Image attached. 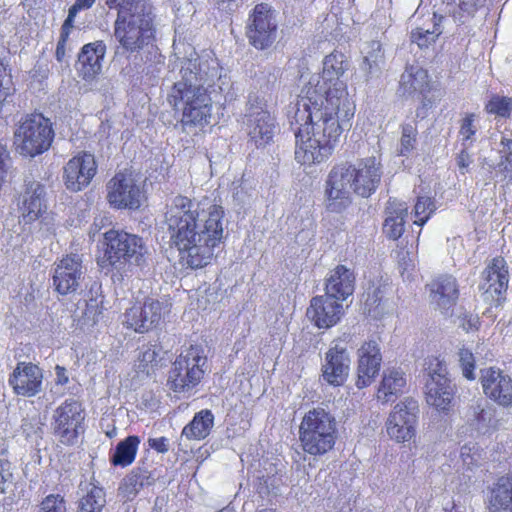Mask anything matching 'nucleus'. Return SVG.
I'll use <instances>...</instances> for the list:
<instances>
[{
  "label": "nucleus",
  "instance_id": "f257e3e1",
  "mask_svg": "<svg viewBox=\"0 0 512 512\" xmlns=\"http://www.w3.org/2000/svg\"><path fill=\"white\" fill-rule=\"evenodd\" d=\"M347 57L334 51L323 59L321 75H312L288 111L296 138L295 159L302 165L328 159L344 131L351 128L355 102L342 79Z\"/></svg>",
  "mask_w": 512,
  "mask_h": 512
},
{
  "label": "nucleus",
  "instance_id": "f03ea898",
  "mask_svg": "<svg viewBox=\"0 0 512 512\" xmlns=\"http://www.w3.org/2000/svg\"><path fill=\"white\" fill-rule=\"evenodd\" d=\"M171 243L187 267L209 265L224 238V209L204 201L194 203L186 196H175L165 213Z\"/></svg>",
  "mask_w": 512,
  "mask_h": 512
},
{
  "label": "nucleus",
  "instance_id": "7ed1b4c3",
  "mask_svg": "<svg viewBox=\"0 0 512 512\" xmlns=\"http://www.w3.org/2000/svg\"><path fill=\"white\" fill-rule=\"evenodd\" d=\"M178 53L175 52L181 65V80L178 82H187L189 85L209 88L211 93H226L224 102L233 99L234 94L230 91V79L220 74L221 68L215 57L210 54L198 55L190 45L185 47L187 56L181 58Z\"/></svg>",
  "mask_w": 512,
  "mask_h": 512
},
{
  "label": "nucleus",
  "instance_id": "20e7f679",
  "mask_svg": "<svg viewBox=\"0 0 512 512\" xmlns=\"http://www.w3.org/2000/svg\"><path fill=\"white\" fill-rule=\"evenodd\" d=\"M226 93H211V89L193 86L187 82H176L172 88L170 98L175 107L182 109L183 125H200L209 123L212 111V102H221L222 95Z\"/></svg>",
  "mask_w": 512,
  "mask_h": 512
},
{
  "label": "nucleus",
  "instance_id": "39448f33",
  "mask_svg": "<svg viewBox=\"0 0 512 512\" xmlns=\"http://www.w3.org/2000/svg\"><path fill=\"white\" fill-rule=\"evenodd\" d=\"M337 434L336 418L323 408L309 410L299 427L301 446L313 456H321L332 450Z\"/></svg>",
  "mask_w": 512,
  "mask_h": 512
},
{
  "label": "nucleus",
  "instance_id": "423d86ee",
  "mask_svg": "<svg viewBox=\"0 0 512 512\" xmlns=\"http://www.w3.org/2000/svg\"><path fill=\"white\" fill-rule=\"evenodd\" d=\"M104 257L118 271L146 264L148 250L141 237L124 230L110 229L104 234Z\"/></svg>",
  "mask_w": 512,
  "mask_h": 512
},
{
  "label": "nucleus",
  "instance_id": "0eeeda50",
  "mask_svg": "<svg viewBox=\"0 0 512 512\" xmlns=\"http://www.w3.org/2000/svg\"><path fill=\"white\" fill-rule=\"evenodd\" d=\"M54 136L51 120L41 113H31L17 123L14 130V145L20 155L33 158L50 148Z\"/></svg>",
  "mask_w": 512,
  "mask_h": 512
},
{
  "label": "nucleus",
  "instance_id": "6e6552de",
  "mask_svg": "<svg viewBox=\"0 0 512 512\" xmlns=\"http://www.w3.org/2000/svg\"><path fill=\"white\" fill-rule=\"evenodd\" d=\"M153 33V18L144 10L117 15L114 23V36L126 51L143 49L152 40Z\"/></svg>",
  "mask_w": 512,
  "mask_h": 512
},
{
  "label": "nucleus",
  "instance_id": "1a4fd4ad",
  "mask_svg": "<svg viewBox=\"0 0 512 512\" xmlns=\"http://www.w3.org/2000/svg\"><path fill=\"white\" fill-rule=\"evenodd\" d=\"M206 356L200 346L192 345L181 352L169 372L167 385L176 393L192 390L204 375Z\"/></svg>",
  "mask_w": 512,
  "mask_h": 512
},
{
  "label": "nucleus",
  "instance_id": "9d476101",
  "mask_svg": "<svg viewBox=\"0 0 512 512\" xmlns=\"http://www.w3.org/2000/svg\"><path fill=\"white\" fill-rule=\"evenodd\" d=\"M428 379L425 383L426 403L443 415H448L453 406L456 387L448 377L447 367L438 358L428 361Z\"/></svg>",
  "mask_w": 512,
  "mask_h": 512
},
{
  "label": "nucleus",
  "instance_id": "9b49d317",
  "mask_svg": "<svg viewBox=\"0 0 512 512\" xmlns=\"http://www.w3.org/2000/svg\"><path fill=\"white\" fill-rule=\"evenodd\" d=\"M243 123L249 141L257 148L266 147L273 142L277 123L259 97L249 96Z\"/></svg>",
  "mask_w": 512,
  "mask_h": 512
},
{
  "label": "nucleus",
  "instance_id": "f8f14e48",
  "mask_svg": "<svg viewBox=\"0 0 512 512\" xmlns=\"http://www.w3.org/2000/svg\"><path fill=\"white\" fill-rule=\"evenodd\" d=\"M420 407L416 399L406 397L390 411L385 428L390 439L397 443L411 441L416 436Z\"/></svg>",
  "mask_w": 512,
  "mask_h": 512
},
{
  "label": "nucleus",
  "instance_id": "ddd939ff",
  "mask_svg": "<svg viewBox=\"0 0 512 512\" xmlns=\"http://www.w3.org/2000/svg\"><path fill=\"white\" fill-rule=\"evenodd\" d=\"M85 412L75 399H66L53 413V431L62 444L73 445L84 432Z\"/></svg>",
  "mask_w": 512,
  "mask_h": 512
},
{
  "label": "nucleus",
  "instance_id": "4468645a",
  "mask_svg": "<svg viewBox=\"0 0 512 512\" xmlns=\"http://www.w3.org/2000/svg\"><path fill=\"white\" fill-rule=\"evenodd\" d=\"M509 283L507 262L503 257L493 258L482 272L479 285L481 297L490 306L499 307L506 300Z\"/></svg>",
  "mask_w": 512,
  "mask_h": 512
},
{
  "label": "nucleus",
  "instance_id": "2eb2a0df",
  "mask_svg": "<svg viewBox=\"0 0 512 512\" xmlns=\"http://www.w3.org/2000/svg\"><path fill=\"white\" fill-rule=\"evenodd\" d=\"M277 35V23L268 4H257L249 16L247 37L256 49L269 48Z\"/></svg>",
  "mask_w": 512,
  "mask_h": 512
},
{
  "label": "nucleus",
  "instance_id": "dca6fc26",
  "mask_svg": "<svg viewBox=\"0 0 512 512\" xmlns=\"http://www.w3.org/2000/svg\"><path fill=\"white\" fill-rule=\"evenodd\" d=\"M352 191L363 198L370 197L380 185L382 165L375 157H367L354 164H345Z\"/></svg>",
  "mask_w": 512,
  "mask_h": 512
},
{
  "label": "nucleus",
  "instance_id": "f3484780",
  "mask_svg": "<svg viewBox=\"0 0 512 512\" xmlns=\"http://www.w3.org/2000/svg\"><path fill=\"white\" fill-rule=\"evenodd\" d=\"M351 180L345 164L334 166L325 181L324 203L328 211L340 213L352 202Z\"/></svg>",
  "mask_w": 512,
  "mask_h": 512
},
{
  "label": "nucleus",
  "instance_id": "a211bd4d",
  "mask_svg": "<svg viewBox=\"0 0 512 512\" xmlns=\"http://www.w3.org/2000/svg\"><path fill=\"white\" fill-rule=\"evenodd\" d=\"M143 192L131 173L118 172L107 184V200L116 209L136 210Z\"/></svg>",
  "mask_w": 512,
  "mask_h": 512
},
{
  "label": "nucleus",
  "instance_id": "6ab92c4d",
  "mask_svg": "<svg viewBox=\"0 0 512 512\" xmlns=\"http://www.w3.org/2000/svg\"><path fill=\"white\" fill-rule=\"evenodd\" d=\"M84 273L82 259L79 255L71 254L63 257L55 263L52 276L54 290L60 295L75 293L80 287Z\"/></svg>",
  "mask_w": 512,
  "mask_h": 512
},
{
  "label": "nucleus",
  "instance_id": "aec40b11",
  "mask_svg": "<svg viewBox=\"0 0 512 512\" xmlns=\"http://www.w3.org/2000/svg\"><path fill=\"white\" fill-rule=\"evenodd\" d=\"M357 379L356 387L363 389L370 386L377 378L381 364L382 353L376 340L365 341L357 349Z\"/></svg>",
  "mask_w": 512,
  "mask_h": 512
},
{
  "label": "nucleus",
  "instance_id": "412c9836",
  "mask_svg": "<svg viewBox=\"0 0 512 512\" xmlns=\"http://www.w3.org/2000/svg\"><path fill=\"white\" fill-rule=\"evenodd\" d=\"M351 359L347 348L339 342L333 345L325 353L321 367L323 380L331 386H342L350 372Z\"/></svg>",
  "mask_w": 512,
  "mask_h": 512
},
{
  "label": "nucleus",
  "instance_id": "4be33fe9",
  "mask_svg": "<svg viewBox=\"0 0 512 512\" xmlns=\"http://www.w3.org/2000/svg\"><path fill=\"white\" fill-rule=\"evenodd\" d=\"M97 171L95 158L82 153L71 158L64 166L63 180L68 190L78 192L87 187Z\"/></svg>",
  "mask_w": 512,
  "mask_h": 512
},
{
  "label": "nucleus",
  "instance_id": "5701e85b",
  "mask_svg": "<svg viewBox=\"0 0 512 512\" xmlns=\"http://www.w3.org/2000/svg\"><path fill=\"white\" fill-rule=\"evenodd\" d=\"M480 382L484 394L499 406L512 407V378L499 368L481 370Z\"/></svg>",
  "mask_w": 512,
  "mask_h": 512
},
{
  "label": "nucleus",
  "instance_id": "b1692460",
  "mask_svg": "<svg viewBox=\"0 0 512 512\" xmlns=\"http://www.w3.org/2000/svg\"><path fill=\"white\" fill-rule=\"evenodd\" d=\"M163 315V304L147 298L142 305H134L125 312L124 324L137 333H146L158 326Z\"/></svg>",
  "mask_w": 512,
  "mask_h": 512
},
{
  "label": "nucleus",
  "instance_id": "393cba45",
  "mask_svg": "<svg viewBox=\"0 0 512 512\" xmlns=\"http://www.w3.org/2000/svg\"><path fill=\"white\" fill-rule=\"evenodd\" d=\"M8 383L16 395L33 397L42 390L43 373L36 364L19 362L9 375Z\"/></svg>",
  "mask_w": 512,
  "mask_h": 512
},
{
  "label": "nucleus",
  "instance_id": "a878e982",
  "mask_svg": "<svg viewBox=\"0 0 512 512\" xmlns=\"http://www.w3.org/2000/svg\"><path fill=\"white\" fill-rule=\"evenodd\" d=\"M45 186L34 179H25V190L19 205L20 221L30 224L38 220L46 211Z\"/></svg>",
  "mask_w": 512,
  "mask_h": 512
},
{
  "label": "nucleus",
  "instance_id": "bb28decb",
  "mask_svg": "<svg viewBox=\"0 0 512 512\" xmlns=\"http://www.w3.org/2000/svg\"><path fill=\"white\" fill-rule=\"evenodd\" d=\"M306 315L316 327L330 328L341 319L343 305L327 294L315 296L310 301Z\"/></svg>",
  "mask_w": 512,
  "mask_h": 512
},
{
  "label": "nucleus",
  "instance_id": "cd10ccee",
  "mask_svg": "<svg viewBox=\"0 0 512 512\" xmlns=\"http://www.w3.org/2000/svg\"><path fill=\"white\" fill-rule=\"evenodd\" d=\"M429 299L437 309L448 311L453 308L459 297L458 283L452 275H440L427 284Z\"/></svg>",
  "mask_w": 512,
  "mask_h": 512
},
{
  "label": "nucleus",
  "instance_id": "c85d7f7f",
  "mask_svg": "<svg viewBox=\"0 0 512 512\" xmlns=\"http://www.w3.org/2000/svg\"><path fill=\"white\" fill-rule=\"evenodd\" d=\"M105 54L106 45L103 41L85 44L78 54L76 63L79 76L86 81L95 79L102 71Z\"/></svg>",
  "mask_w": 512,
  "mask_h": 512
},
{
  "label": "nucleus",
  "instance_id": "c756f323",
  "mask_svg": "<svg viewBox=\"0 0 512 512\" xmlns=\"http://www.w3.org/2000/svg\"><path fill=\"white\" fill-rule=\"evenodd\" d=\"M354 289V272L344 265H338L326 280L325 294L342 303L353 294Z\"/></svg>",
  "mask_w": 512,
  "mask_h": 512
},
{
  "label": "nucleus",
  "instance_id": "7c9ffc66",
  "mask_svg": "<svg viewBox=\"0 0 512 512\" xmlns=\"http://www.w3.org/2000/svg\"><path fill=\"white\" fill-rule=\"evenodd\" d=\"M399 91L404 96L425 95L430 91L428 72L418 65L407 66L400 78Z\"/></svg>",
  "mask_w": 512,
  "mask_h": 512
},
{
  "label": "nucleus",
  "instance_id": "2f4dec72",
  "mask_svg": "<svg viewBox=\"0 0 512 512\" xmlns=\"http://www.w3.org/2000/svg\"><path fill=\"white\" fill-rule=\"evenodd\" d=\"M489 512H512V476L500 477L490 489Z\"/></svg>",
  "mask_w": 512,
  "mask_h": 512
},
{
  "label": "nucleus",
  "instance_id": "473e14b6",
  "mask_svg": "<svg viewBox=\"0 0 512 512\" xmlns=\"http://www.w3.org/2000/svg\"><path fill=\"white\" fill-rule=\"evenodd\" d=\"M386 214L387 217L384 222V232L389 238L397 240L404 232L408 207L404 202H400L396 199H390L386 207Z\"/></svg>",
  "mask_w": 512,
  "mask_h": 512
},
{
  "label": "nucleus",
  "instance_id": "72a5a7b5",
  "mask_svg": "<svg viewBox=\"0 0 512 512\" xmlns=\"http://www.w3.org/2000/svg\"><path fill=\"white\" fill-rule=\"evenodd\" d=\"M405 373L400 369L388 368L384 370L377 397L384 403L392 401L401 394L406 386Z\"/></svg>",
  "mask_w": 512,
  "mask_h": 512
},
{
  "label": "nucleus",
  "instance_id": "f704fd0d",
  "mask_svg": "<svg viewBox=\"0 0 512 512\" xmlns=\"http://www.w3.org/2000/svg\"><path fill=\"white\" fill-rule=\"evenodd\" d=\"M153 483L154 477L150 471L136 467L123 479L119 492L125 500H133L141 489Z\"/></svg>",
  "mask_w": 512,
  "mask_h": 512
},
{
  "label": "nucleus",
  "instance_id": "c9c22d12",
  "mask_svg": "<svg viewBox=\"0 0 512 512\" xmlns=\"http://www.w3.org/2000/svg\"><path fill=\"white\" fill-rule=\"evenodd\" d=\"M214 424V415L204 409L196 413L193 419L183 428L182 436L189 440H202L206 438Z\"/></svg>",
  "mask_w": 512,
  "mask_h": 512
},
{
  "label": "nucleus",
  "instance_id": "e433bc0d",
  "mask_svg": "<svg viewBox=\"0 0 512 512\" xmlns=\"http://www.w3.org/2000/svg\"><path fill=\"white\" fill-rule=\"evenodd\" d=\"M364 58L360 69L365 73L366 80L379 73L384 64V53L378 41H371L363 48Z\"/></svg>",
  "mask_w": 512,
  "mask_h": 512
},
{
  "label": "nucleus",
  "instance_id": "4c0bfd02",
  "mask_svg": "<svg viewBox=\"0 0 512 512\" xmlns=\"http://www.w3.org/2000/svg\"><path fill=\"white\" fill-rule=\"evenodd\" d=\"M140 439L132 435L120 441L113 452L110 461L114 466L126 467L133 463L138 450Z\"/></svg>",
  "mask_w": 512,
  "mask_h": 512
},
{
  "label": "nucleus",
  "instance_id": "58836bf2",
  "mask_svg": "<svg viewBox=\"0 0 512 512\" xmlns=\"http://www.w3.org/2000/svg\"><path fill=\"white\" fill-rule=\"evenodd\" d=\"M100 301L96 298H90L85 301L84 308L81 309L78 307V310L81 312L75 314V321H77V325L82 330H89L94 327L100 318L102 313V309L100 307Z\"/></svg>",
  "mask_w": 512,
  "mask_h": 512
},
{
  "label": "nucleus",
  "instance_id": "ea45409f",
  "mask_svg": "<svg viewBox=\"0 0 512 512\" xmlns=\"http://www.w3.org/2000/svg\"><path fill=\"white\" fill-rule=\"evenodd\" d=\"M444 3L447 12L452 14L454 20L462 23L465 18L472 17L482 6V0H445Z\"/></svg>",
  "mask_w": 512,
  "mask_h": 512
},
{
  "label": "nucleus",
  "instance_id": "a19ab883",
  "mask_svg": "<svg viewBox=\"0 0 512 512\" xmlns=\"http://www.w3.org/2000/svg\"><path fill=\"white\" fill-rule=\"evenodd\" d=\"M105 503L104 489L93 486L88 493L79 500L77 512H102Z\"/></svg>",
  "mask_w": 512,
  "mask_h": 512
},
{
  "label": "nucleus",
  "instance_id": "79ce46f5",
  "mask_svg": "<svg viewBox=\"0 0 512 512\" xmlns=\"http://www.w3.org/2000/svg\"><path fill=\"white\" fill-rule=\"evenodd\" d=\"M161 348L158 345H144L138 357L139 372L150 375L158 365Z\"/></svg>",
  "mask_w": 512,
  "mask_h": 512
},
{
  "label": "nucleus",
  "instance_id": "37998d69",
  "mask_svg": "<svg viewBox=\"0 0 512 512\" xmlns=\"http://www.w3.org/2000/svg\"><path fill=\"white\" fill-rule=\"evenodd\" d=\"M444 20V16H438L434 12H427L426 14L419 15V12L417 11L416 14L412 17V25L418 27V30H421L422 33L435 31L438 32V36H440L443 32L442 23Z\"/></svg>",
  "mask_w": 512,
  "mask_h": 512
},
{
  "label": "nucleus",
  "instance_id": "c03bdc74",
  "mask_svg": "<svg viewBox=\"0 0 512 512\" xmlns=\"http://www.w3.org/2000/svg\"><path fill=\"white\" fill-rule=\"evenodd\" d=\"M485 111L500 118H509L512 113V98L495 94L486 103Z\"/></svg>",
  "mask_w": 512,
  "mask_h": 512
},
{
  "label": "nucleus",
  "instance_id": "a18cd8bd",
  "mask_svg": "<svg viewBox=\"0 0 512 512\" xmlns=\"http://www.w3.org/2000/svg\"><path fill=\"white\" fill-rule=\"evenodd\" d=\"M468 418L478 430H481L489 426L492 419V413L482 401H478L469 407Z\"/></svg>",
  "mask_w": 512,
  "mask_h": 512
},
{
  "label": "nucleus",
  "instance_id": "49530a36",
  "mask_svg": "<svg viewBox=\"0 0 512 512\" xmlns=\"http://www.w3.org/2000/svg\"><path fill=\"white\" fill-rule=\"evenodd\" d=\"M435 202L430 197H418L414 207V224L423 226L435 211Z\"/></svg>",
  "mask_w": 512,
  "mask_h": 512
},
{
  "label": "nucleus",
  "instance_id": "de8ad7c7",
  "mask_svg": "<svg viewBox=\"0 0 512 512\" xmlns=\"http://www.w3.org/2000/svg\"><path fill=\"white\" fill-rule=\"evenodd\" d=\"M386 302L383 300V292L380 288H375L372 293L367 294L365 308L368 314L374 318L381 317L385 311Z\"/></svg>",
  "mask_w": 512,
  "mask_h": 512
},
{
  "label": "nucleus",
  "instance_id": "09e8293b",
  "mask_svg": "<svg viewBox=\"0 0 512 512\" xmlns=\"http://www.w3.org/2000/svg\"><path fill=\"white\" fill-rule=\"evenodd\" d=\"M458 362L463 377H465L467 380H474L476 378V361L472 351L466 347L460 348L458 351Z\"/></svg>",
  "mask_w": 512,
  "mask_h": 512
},
{
  "label": "nucleus",
  "instance_id": "8fccbe9b",
  "mask_svg": "<svg viewBox=\"0 0 512 512\" xmlns=\"http://www.w3.org/2000/svg\"><path fill=\"white\" fill-rule=\"evenodd\" d=\"M417 128L413 124H405L402 126V135L400 139L399 153L402 156L409 155L416 147Z\"/></svg>",
  "mask_w": 512,
  "mask_h": 512
},
{
  "label": "nucleus",
  "instance_id": "3c124183",
  "mask_svg": "<svg viewBox=\"0 0 512 512\" xmlns=\"http://www.w3.org/2000/svg\"><path fill=\"white\" fill-rule=\"evenodd\" d=\"M474 118L475 115L471 113L467 114L462 120L459 131L462 147L469 148L474 141L473 137L477 132V128L474 125Z\"/></svg>",
  "mask_w": 512,
  "mask_h": 512
},
{
  "label": "nucleus",
  "instance_id": "603ef678",
  "mask_svg": "<svg viewBox=\"0 0 512 512\" xmlns=\"http://www.w3.org/2000/svg\"><path fill=\"white\" fill-rule=\"evenodd\" d=\"M38 512H67L66 501L60 494H49L41 501Z\"/></svg>",
  "mask_w": 512,
  "mask_h": 512
},
{
  "label": "nucleus",
  "instance_id": "864d4df0",
  "mask_svg": "<svg viewBox=\"0 0 512 512\" xmlns=\"http://www.w3.org/2000/svg\"><path fill=\"white\" fill-rule=\"evenodd\" d=\"M438 32L431 31L427 33H422L421 30H418V27H414L411 31V42L416 43L419 48H427L431 44L435 43L438 38Z\"/></svg>",
  "mask_w": 512,
  "mask_h": 512
},
{
  "label": "nucleus",
  "instance_id": "5fc2aeb1",
  "mask_svg": "<svg viewBox=\"0 0 512 512\" xmlns=\"http://www.w3.org/2000/svg\"><path fill=\"white\" fill-rule=\"evenodd\" d=\"M13 92L11 75L7 72L6 66L0 60V104Z\"/></svg>",
  "mask_w": 512,
  "mask_h": 512
},
{
  "label": "nucleus",
  "instance_id": "6e6d98bb",
  "mask_svg": "<svg viewBox=\"0 0 512 512\" xmlns=\"http://www.w3.org/2000/svg\"><path fill=\"white\" fill-rule=\"evenodd\" d=\"M106 5L110 9H117V15H124L130 12L137 11L138 0H105Z\"/></svg>",
  "mask_w": 512,
  "mask_h": 512
},
{
  "label": "nucleus",
  "instance_id": "4d7b16f0",
  "mask_svg": "<svg viewBox=\"0 0 512 512\" xmlns=\"http://www.w3.org/2000/svg\"><path fill=\"white\" fill-rule=\"evenodd\" d=\"M11 464L4 457L0 456V494L4 493L7 481L11 478Z\"/></svg>",
  "mask_w": 512,
  "mask_h": 512
},
{
  "label": "nucleus",
  "instance_id": "13d9d810",
  "mask_svg": "<svg viewBox=\"0 0 512 512\" xmlns=\"http://www.w3.org/2000/svg\"><path fill=\"white\" fill-rule=\"evenodd\" d=\"M78 12L79 11H77L75 7H70L68 16L61 27L60 37L69 38L71 29L73 28L74 19Z\"/></svg>",
  "mask_w": 512,
  "mask_h": 512
},
{
  "label": "nucleus",
  "instance_id": "bf43d9fd",
  "mask_svg": "<svg viewBox=\"0 0 512 512\" xmlns=\"http://www.w3.org/2000/svg\"><path fill=\"white\" fill-rule=\"evenodd\" d=\"M468 148L463 147L462 150L456 156V164L462 174H465L467 168L472 163V157L467 151Z\"/></svg>",
  "mask_w": 512,
  "mask_h": 512
},
{
  "label": "nucleus",
  "instance_id": "052dcab7",
  "mask_svg": "<svg viewBox=\"0 0 512 512\" xmlns=\"http://www.w3.org/2000/svg\"><path fill=\"white\" fill-rule=\"evenodd\" d=\"M148 445L159 453H166L169 450V439L166 437L149 438Z\"/></svg>",
  "mask_w": 512,
  "mask_h": 512
},
{
  "label": "nucleus",
  "instance_id": "680f3d73",
  "mask_svg": "<svg viewBox=\"0 0 512 512\" xmlns=\"http://www.w3.org/2000/svg\"><path fill=\"white\" fill-rule=\"evenodd\" d=\"M498 166L500 172L504 174V177L512 181V162L510 158L508 156H502Z\"/></svg>",
  "mask_w": 512,
  "mask_h": 512
},
{
  "label": "nucleus",
  "instance_id": "e2e57ef3",
  "mask_svg": "<svg viewBox=\"0 0 512 512\" xmlns=\"http://www.w3.org/2000/svg\"><path fill=\"white\" fill-rule=\"evenodd\" d=\"M68 38H64V37H59V40H58V43H57V46H56V51H55V56H56V59L58 62H63V60L65 59V55H66V42H67Z\"/></svg>",
  "mask_w": 512,
  "mask_h": 512
},
{
  "label": "nucleus",
  "instance_id": "0e129e2a",
  "mask_svg": "<svg viewBox=\"0 0 512 512\" xmlns=\"http://www.w3.org/2000/svg\"><path fill=\"white\" fill-rule=\"evenodd\" d=\"M10 156L4 145L0 144V169L2 172H7L10 164Z\"/></svg>",
  "mask_w": 512,
  "mask_h": 512
},
{
  "label": "nucleus",
  "instance_id": "69168bd1",
  "mask_svg": "<svg viewBox=\"0 0 512 512\" xmlns=\"http://www.w3.org/2000/svg\"><path fill=\"white\" fill-rule=\"evenodd\" d=\"M479 326V318L477 316H470L462 323V327L466 332L477 330Z\"/></svg>",
  "mask_w": 512,
  "mask_h": 512
},
{
  "label": "nucleus",
  "instance_id": "338daca9",
  "mask_svg": "<svg viewBox=\"0 0 512 512\" xmlns=\"http://www.w3.org/2000/svg\"><path fill=\"white\" fill-rule=\"evenodd\" d=\"M56 372V383L59 385H65L68 383L69 378L66 374V369L62 366L57 365L55 367Z\"/></svg>",
  "mask_w": 512,
  "mask_h": 512
},
{
  "label": "nucleus",
  "instance_id": "774afa93",
  "mask_svg": "<svg viewBox=\"0 0 512 512\" xmlns=\"http://www.w3.org/2000/svg\"><path fill=\"white\" fill-rule=\"evenodd\" d=\"M500 145L502 146L501 152L505 153V156L510 158L512 155V139L503 136L501 138Z\"/></svg>",
  "mask_w": 512,
  "mask_h": 512
}]
</instances>
